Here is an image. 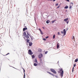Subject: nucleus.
Returning a JSON list of instances; mask_svg holds the SVG:
<instances>
[{"instance_id": "f257e3e1", "label": "nucleus", "mask_w": 78, "mask_h": 78, "mask_svg": "<svg viewBox=\"0 0 78 78\" xmlns=\"http://www.w3.org/2000/svg\"><path fill=\"white\" fill-rule=\"evenodd\" d=\"M58 73L60 74L59 75L62 78L63 76V75L64 74V70H63V69L62 68H61L60 69V71L58 72Z\"/></svg>"}, {"instance_id": "c9c22d12", "label": "nucleus", "mask_w": 78, "mask_h": 78, "mask_svg": "<svg viewBox=\"0 0 78 78\" xmlns=\"http://www.w3.org/2000/svg\"><path fill=\"white\" fill-rule=\"evenodd\" d=\"M43 41H46V39L45 38H43Z\"/></svg>"}, {"instance_id": "7ed1b4c3", "label": "nucleus", "mask_w": 78, "mask_h": 78, "mask_svg": "<svg viewBox=\"0 0 78 78\" xmlns=\"http://www.w3.org/2000/svg\"><path fill=\"white\" fill-rule=\"evenodd\" d=\"M50 71L53 73H54V74H56V71L53 68L50 69Z\"/></svg>"}, {"instance_id": "6e6552de", "label": "nucleus", "mask_w": 78, "mask_h": 78, "mask_svg": "<svg viewBox=\"0 0 78 78\" xmlns=\"http://www.w3.org/2000/svg\"><path fill=\"white\" fill-rule=\"evenodd\" d=\"M28 44H29L30 47H31L33 45V43L32 42H29Z\"/></svg>"}, {"instance_id": "a18cd8bd", "label": "nucleus", "mask_w": 78, "mask_h": 78, "mask_svg": "<svg viewBox=\"0 0 78 78\" xmlns=\"http://www.w3.org/2000/svg\"><path fill=\"white\" fill-rule=\"evenodd\" d=\"M34 20H35V22H36V18H35V17H34Z\"/></svg>"}, {"instance_id": "e433bc0d", "label": "nucleus", "mask_w": 78, "mask_h": 78, "mask_svg": "<svg viewBox=\"0 0 78 78\" xmlns=\"http://www.w3.org/2000/svg\"><path fill=\"white\" fill-rule=\"evenodd\" d=\"M57 34L58 35H59L60 34V33L59 32H58Z\"/></svg>"}, {"instance_id": "bf43d9fd", "label": "nucleus", "mask_w": 78, "mask_h": 78, "mask_svg": "<svg viewBox=\"0 0 78 78\" xmlns=\"http://www.w3.org/2000/svg\"><path fill=\"white\" fill-rule=\"evenodd\" d=\"M58 62H59V61L58 62Z\"/></svg>"}, {"instance_id": "680f3d73", "label": "nucleus", "mask_w": 78, "mask_h": 78, "mask_svg": "<svg viewBox=\"0 0 78 78\" xmlns=\"http://www.w3.org/2000/svg\"><path fill=\"white\" fill-rule=\"evenodd\" d=\"M20 65H21V62H20Z\"/></svg>"}, {"instance_id": "dca6fc26", "label": "nucleus", "mask_w": 78, "mask_h": 78, "mask_svg": "<svg viewBox=\"0 0 78 78\" xmlns=\"http://www.w3.org/2000/svg\"><path fill=\"white\" fill-rule=\"evenodd\" d=\"M69 8V7L68 6V5H66L64 9H67V8Z\"/></svg>"}, {"instance_id": "37998d69", "label": "nucleus", "mask_w": 78, "mask_h": 78, "mask_svg": "<svg viewBox=\"0 0 78 78\" xmlns=\"http://www.w3.org/2000/svg\"><path fill=\"white\" fill-rule=\"evenodd\" d=\"M60 7V5H59L57 7V8H59Z\"/></svg>"}, {"instance_id": "09e8293b", "label": "nucleus", "mask_w": 78, "mask_h": 78, "mask_svg": "<svg viewBox=\"0 0 78 78\" xmlns=\"http://www.w3.org/2000/svg\"><path fill=\"white\" fill-rule=\"evenodd\" d=\"M53 2H55L56 1V0H53Z\"/></svg>"}, {"instance_id": "2f4dec72", "label": "nucleus", "mask_w": 78, "mask_h": 78, "mask_svg": "<svg viewBox=\"0 0 78 78\" xmlns=\"http://www.w3.org/2000/svg\"><path fill=\"white\" fill-rule=\"evenodd\" d=\"M71 8H72V6L71 5H70L69 7V9H71Z\"/></svg>"}, {"instance_id": "4c0bfd02", "label": "nucleus", "mask_w": 78, "mask_h": 78, "mask_svg": "<svg viewBox=\"0 0 78 78\" xmlns=\"http://www.w3.org/2000/svg\"><path fill=\"white\" fill-rule=\"evenodd\" d=\"M8 55H9V53H8L5 56H7Z\"/></svg>"}, {"instance_id": "79ce46f5", "label": "nucleus", "mask_w": 78, "mask_h": 78, "mask_svg": "<svg viewBox=\"0 0 78 78\" xmlns=\"http://www.w3.org/2000/svg\"><path fill=\"white\" fill-rule=\"evenodd\" d=\"M39 31H40V32L41 31H42L41 30V29H40V28L39 29Z\"/></svg>"}, {"instance_id": "4be33fe9", "label": "nucleus", "mask_w": 78, "mask_h": 78, "mask_svg": "<svg viewBox=\"0 0 78 78\" xmlns=\"http://www.w3.org/2000/svg\"><path fill=\"white\" fill-rule=\"evenodd\" d=\"M56 21V20H52L51 22V23H54Z\"/></svg>"}, {"instance_id": "b1692460", "label": "nucleus", "mask_w": 78, "mask_h": 78, "mask_svg": "<svg viewBox=\"0 0 78 78\" xmlns=\"http://www.w3.org/2000/svg\"><path fill=\"white\" fill-rule=\"evenodd\" d=\"M42 49H38V51H41Z\"/></svg>"}, {"instance_id": "0e129e2a", "label": "nucleus", "mask_w": 78, "mask_h": 78, "mask_svg": "<svg viewBox=\"0 0 78 78\" xmlns=\"http://www.w3.org/2000/svg\"><path fill=\"white\" fill-rule=\"evenodd\" d=\"M46 18H47V17H46Z\"/></svg>"}, {"instance_id": "cd10ccee", "label": "nucleus", "mask_w": 78, "mask_h": 78, "mask_svg": "<svg viewBox=\"0 0 78 78\" xmlns=\"http://www.w3.org/2000/svg\"><path fill=\"white\" fill-rule=\"evenodd\" d=\"M74 70V67L73 66V69H72V72H73V70Z\"/></svg>"}, {"instance_id": "5701e85b", "label": "nucleus", "mask_w": 78, "mask_h": 78, "mask_svg": "<svg viewBox=\"0 0 78 78\" xmlns=\"http://www.w3.org/2000/svg\"><path fill=\"white\" fill-rule=\"evenodd\" d=\"M32 59H34V58H35V56H34V55H32Z\"/></svg>"}, {"instance_id": "1a4fd4ad", "label": "nucleus", "mask_w": 78, "mask_h": 78, "mask_svg": "<svg viewBox=\"0 0 78 78\" xmlns=\"http://www.w3.org/2000/svg\"><path fill=\"white\" fill-rule=\"evenodd\" d=\"M40 63H39L40 64H42V62H43V61H42V59L41 58L40 59Z\"/></svg>"}, {"instance_id": "393cba45", "label": "nucleus", "mask_w": 78, "mask_h": 78, "mask_svg": "<svg viewBox=\"0 0 78 78\" xmlns=\"http://www.w3.org/2000/svg\"><path fill=\"white\" fill-rule=\"evenodd\" d=\"M72 5V6L73 5V2L70 3V5Z\"/></svg>"}, {"instance_id": "423d86ee", "label": "nucleus", "mask_w": 78, "mask_h": 78, "mask_svg": "<svg viewBox=\"0 0 78 78\" xmlns=\"http://www.w3.org/2000/svg\"><path fill=\"white\" fill-rule=\"evenodd\" d=\"M47 73H49L50 75H51L52 76H53L54 77V76H55L53 74H52V73H51L49 72H47Z\"/></svg>"}, {"instance_id": "f3484780", "label": "nucleus", "mask_w": 78, "mask_h": 78, "mask_svg": "<svg viewBox=\"0 0 78 78\" xmlns=\"http://www.w3.org/2000/svg\"><path fill=\"white\" fill-rule=\"evenodd\" d=\"M34 66H38V65L37 63H34Z\"/></svg>"}, {"instance_id": "0eeeda50", "label": "nucleus", "mask_w": 78, "mask_h": 78, "mask_svg": "<svg viewBox=\"0 0 78 78\" xmlns=\"http://www.w3.org/2000/svg\"><path fill=\"white\" fill-rule=\"evenodd\" d=\"M30 35H26L25 36V37H26V38H27V39H30Z\"/></svg>"}, {"instance_id": "6e6d98bb", "label": "nucleus", "mask_w": 78, "mask_h": 78, "mask_svg": "<svg viewBox=\"0 0 78 78\" xmlns=\"http://www.w3.org/2000/svg\"><path fill=\"white\" fill-rule=\"evenodd\" d=\"M31 39V40H33V39L32 38V39Z\"/></svg>"}, {"instance_id": "8fccbe9b", "label": "nucleus", "mask_w": 78, "mask_h": 78, "mask_svg": "<svg viewBox=\"0 0 78 78\" xmlns=\"http://www.w3.org/2000/svg\"><path fill=\"white\" fill-rule=\"evenodd\" d=\"M30 38L31 39H32V37H31V36L30 35Z\"/></svg>"}, {"instance_id": "bb28decb", "label": "nucleus", "mask_w": 78, "mask_h": 78, "mask_svg": "<svg viewBox=\"0 0 78 78\" xmlns=\"http://www.w3.org/2000/svg\"><path fill=\"white\" fill-rule=\"evenodd\" d=\"M47 53H48V51H45L44 54H45L46 55V54H47Z\"/></svg>"}, {"instance_id": "2eb2a0df", "label": "nucleus", "mask_w": 78, "mask_h": 78, "mask_svg": "<svg viewBox=\"0 0 78 78\" xmlns=\"http://www.w3.org/2000/svg\"><path fill=\"white\" fill-rule=\"evenodd\" d=\"M26 41H27V43H29V42H30V39H28L27 38V39L26 40Z\"/></svg>"}, {"instance_id": "603ef678", "label": "nucleus", "mask_w": 78, "mask_h": 78, "mask_svg": "<svg viewBox=\"0 0 78 78\" xmlns=\"http://www.w3.org/2000/svg\"><path fill=\"white\" fill-rule=\"evenodd\" d=\"M66 12H67V10H66Z\"/></svg>"}, {"instance_id": "20e7f679", "label": "nucleus", "mask_w": 78, "mask_h": 78, "mask_svg": "<svg viewBox=\"0 0 78 78\" xmlns=\"http://www.w3.org/2000/svg\"><path fill=\"white\" fill-rule=\"evenodd\" d=\"M28 54H29V55H33V52H32L31 49H29L28 51Z\"/></svg>"}, {"instance_id": "6ab92c4d", "label": "nucleus", "mask_w": 78, "mask_h": 78, "mask_svg": "<svg viewBox=\"0 0 78 78\" xmlns=\"http://www.w3.org/2000/svg\"><path fill=\"white\" fill-rule=\"evenodd\" d=\"M26 33H27V35L30 36V34H29V33H28V31H26Z\"/></svg>"}, {"instance_id": "9b49d317", "label": "nucleus", "mask_w": 78, "mask_h": 78, "mask_svg": "<svg viewBox=\"0 0 78 78\" xmlns=\"http://www.w3.org/2000/svg\"><path fill=\"white\" fill-rule=\"evenodd\" d=\"M68 20H69V18H67L66 19H64V21H65V22H66L67 21H68Z\"/></svg>"}, {"instance_id": "864d4df0", "label": "nucleus", "mask_w": 78, "mask_h": 78, "mask_svg": "<svg viewBox=\"0 0 78 78\" xmlns=\"http://www.w3.org/2000/svg\"><path fill=\"white\" fill-rule=\"evenodd\" d=\"M45 16H46V17H47V15H46Z\"/></svg>"}, {"instance_id": "a211bd4d", "label": "nucleus", "mask_w": 78, "mask_h": 78, "mask_svg": "<svg viewBox=\"0 0 78 78\" xmlns=\"http://www.w3.org/2000/svg\"><path fill=\"white\" fill-rule=\"evenodd\" d=\"M59 43H57V48H59Z\"/></svg>"}, {"instance_id": "58836bf2", "label": "nucleus", "mask_w": 78, "mask_h": 78, "mask_svg": "<svg viewBox=\"0 0 78 78\" xmlns=\"http://www.w3.org/2000/svg\"><path fill=\"white\" fill-rule=\"evenodd\" d=\"M23 73H25V69H24L23 70Z\"/></svg>"}, {"instance_id": "ddd939ff", "label": "nucleus", "mask_w": 78, "mask_h": 78, "mask_svg": "<svg viewBox=\"0 0 78 78\" xmlns=\"http://www.w3.org/2000/svg\"><path fill=\"white\" fill-rule=\"evenodd\" d=\"M34 62H35L36 63H38L37 62V60L36 58H35Z\"/></svg>"}, {"instance_id": "412c9836", "label": "nucleus", "mask_w": 78, "mask_h": 78, "mask_svg": "<svg viewBox=\"0 0 78 78\" xmlns=\"http://www.w3.org/2000/svg\"><path fill=\"white\" fill-rule=\"evenodd\" d=\"M27 35V33H26V32L24 31V36H25Z\"/></svg>"}, {"instance_id": "473e14b6", "label": "nucleus", "mask_w": 78, "mask_h": 78, "mask_svg": "<svg viewBox=\"0 0 78 78\" xmlns=\"http://www.w3.org/2000/svg\"><path fill=\"white\" fill-rule=\"evenodd\" d=\"M48 37H49V36H48L45 37V38L46 39H48Z\"/></svg>"}, {"instance_id": "de8ad7c7", "label": "nucleus", "mask_w": 78, "mask_h": 78, "mask_svg": "<svg viewBox=\"0 0 78 78\" xmlns=\"http://www.w3.org/2000/svg\"><path fill=\"white\" fill-rule=\"evenodd\" d=\"M67 30H68V28H66V31H67Z\"/></svg>"}, {"instance_id": "c03bdc74", "label": "nucleus", "mask_w": 78, "mask_h": 78, "mask_svg": "<svg viewBox=\"0 0 78 78\" xmlns=\"http://www.w3.org/2000/svg\"><path fill=\"white\" fill-rule=\"evenodd\" d=\"M66 1L68 2H70V0H66Z\"/></svg>"}, {"instance_id": "39448f33", "label": "nucleus", "mask_w": 78, "mask_h": 78, "mask_svg": "<svg viewBox=\"0 0 78 78\" xmlns=\"http://www.w3.org/2000/svg\"><path fill=\"white\" fill-rule=\"evenodd\" d=\"M38 56L39 59H41L42 57H43V54L42 53H41L38 55Z\"/></svg>"}, {"instance_id": "aec40b11", "label": "nucleus", "mask_w": 78, "mask_h": 78, "mask_svg": "<svg viewBox=\"0 0 78 78\" xmlns=\"http://www.w3.org/2000/svg\"><path fill=\"white\" fill-rule=\"evenodd\" d=\"M40 33L41 34V35H43V34H44V33H43L42 32V31H40Z\"/></svg>"}, {"instance_id": "7c9ffc66", "label": "nucleus", "mask_w": 78, "mask_h": 78, "mask_svg": "<svg viewBox=\"0 0 78 78\" xmlns=\"http://www.w3.org/2000/svg\"><path fill=\"white\" fill-rule=\"evenodd\" d=\"M66 22V23L67 24H68V23H69V21L68 20Z\"/></svg>"}, {"instance_id": "c756f323", "label": "nucleus", "mask_w": 78, "mask_h": 78, "mask_svg": "<svg viewBox=\"0 0 78 78\" xmlns=\"http://www.w3.org/2000/svg\"><path fill=\"white\" fill-rule=\"evenodd\" d=\"M24 78H25V73H24Z\"/></svg>"}, {"instance_id": "e2e57ef3", "label": "nucleus", "mask_w": 78, "mask_h": 78, "mask_svg": "<svg viewBox=\"0 0 78 78\" xmlns=\"http://www.w3.org/2000/svg\"><path fill=\"white\" fill-rule=\"evenodd\" d=\"M24 26H25V24H24Z\"/></svg>"}, {"instance_id": "5fc2aeb1", "label": "nucleus", "mask_w": 78, "mask_h": 78, "mask_svg": "<svg viewBox=\"0 0 78 78\" xmlns=\"http://www.w3.org/2000/svg\"><path fill=\"white\" fill-rule=\"evenodd\" d=\"M27 45H28V44H27Z\"/></svg>"}, {"instance_id": "3c124183", "label": "nucleus", "mask_w": 78, "mask_h": 78, "mask_svg": "<svg viewBox=\"0 0 78 78\" xmlns=\"http://www.w3.org/2000/svg\"><path fill=\"white\" fill-rule=\"evenodd\" d=\"M24 27H24V28H27V26H24Z\"/></svg>"}, {"instance_id": "13d9d810", "label": "nucleus", "mask_w": 78, "mask_h": 78, "mask_svg": "<svg viewBox=\"0 0 78 78\" xmlns=\"http://www.w3.org/2000/svg\"><path fill=\"white\" fill-rule=\"evenodd\" d=\"M50 1H52L53 0H50Z\"/></svg>"}, {"instance_id": "f8f14e48", "label": "nucleus", "mask_w": 78, "mask_h": 78, "mask_svg": "<svg viewBox=\"0 0 78 78\" xmlns=\"http://www.w3.org/2000/svg\"><path fill=\"white\" fill-rule=\"evenodd\" d=\"M49 22H50V20H48L46 21V23L47 24H48V23H49Z\"/></svg>"}, {"instance_id": "4d7b16f0", "label": "nucleus", "mask_w": 78, "mask_h": 78, "mask_svg": "<svg viewBox=\"0 0 78 78\" xmlns=\"http://www.w3.org/2000/svg\"><path fill=\"white\" fill-rule=\"evenodd\" d=\"M22 69H23V70L24 69L23 68H22Z\"/></svg>"}, {"instance_id": "ea45409f", "label": "nucleus", "mask_w": 78, "mask_h": 78, "mask_svg": "<svg viewBox=\"0 0 78 78\" xmlns=\"http://www.w3.org/2000/svg\"><path fill=\"white\" fill-rule=\"evenodd\" d=\"M58 5H59L58 3H57L55 4V6H58Z\"/></svg>"}, {"instance_id": "a19ab883", "label": "nucleus", "mask_w": 78, "mask_h": 78, "mask_svg": "<svg viewBox=\"0 0 78 78\" xmlns=\"http://www.w3.org/2000/svg\"><path fill=\"white\" fill-rule=\"evenodd\" d=\"M56 78H58V76L56 75L55 76Z\"/></svg>"}, {"instance_id": "a878e982", "label": "nucleus", "mask_w": 78, "mask_h": 78, "mask_svg": "<svg viewBox=\"0 0 78 78\" xmlns=\"http://www.w3.org/2000/svg\"><path fill=\"white\" fill-rule=\"evenodd\" d=\"M53 39H55V35L54 34L53 35Z\"/></svg>"}, {"instance_id": "c85d7f7f", "label": "nucleus", "mask_w": 78, "mask_h": 78, "mask_svg": "<svg viewBox=\"0 0 78 78\" xmlns=\"http://www.w3.org/2000/svg\"><path fill=\"white\" fill-rule=\"evenodd\" d=\"M74 66H73V67H75L76 66V63H75L73 65Z\"/></svg>"}, {"instance_id": "49530a36", "label": "nucleus", "mask_w": 78, "mask_h": 78, "mask_svg": "<svg viewBox=\"0 0 78 78\" xmlns=\"http://www.w3.org/2000/svg\"><path fill=\"white\" fill-rule=\"evenodd\" d=\"M42 28H43V29L44 30L45 29V27H43Z\"/></svg>"}, {"instance_id": "f03ea898", "label": "nucleus", "mask_w": 78, "mask_h": 78, "mask_svg": "<svg viewBox=\"0 0 78 78\" xmlns=\"http://www.w3.org/2000/svg\"><path fill=\"white\" fill-rule=\"evenodd\" d=\"M61 33L62 34H63V36H64L66 34V29H64L63 31H61Z\"/></svg>"}, {"instance_id": "4468645a", "label": "nucleus", "mask_w": 78, "mask_h": 78, "mask_svg": "<svg viewBox=\"0 0 78 78\" xmlns=\"http://www.w3.org/2000/svg\"><path fill=\"white\" fill-rule=\"evenodd\" d=\"M78 61V58L76 59L74 61V62H77Z\"/></svg>"}, {"instance_id": "72a5a7b5", "label": "nucleus", "mask_w": 78, "mask_h": 78, "mask_svg": "<svg viewBox=\"0 0 78 78\" xmlns=\"http://www.w3.org/2000/svg\"><path fill=\"white\" fill-rule=\"evenodd\" d=\"M13 68H14V69H16L17 70H19L18 69H17L16 68H15L14 67H12Z\"/></svg>"}, {"instance_id": "9d476101", "label": "nucleus", "mask_w": 78, "mask_h": 78, "mask_svg": "<svg viewBox=\"0 0 78 78\" xmlns=\"http://www.w3.org/2000/svg\"><path fill=\"white\" fill-rule=\"evenodd\" d=\"M28 30V28H27V27H26V28H23V31H25V30Z\"/></svg>"}, {"instance_id": "052dcab7", "label": "nucleus", "mask_w": 78, "mask_h": 78, "mask_svg": "<svg viewBox=\"0 0 78 78\" xmlns=\"http://www.w3.org/2000/svg\"><path fill=\"white\" fill-rule=\"evenodd\" d=\"M48 1H50V0H47Z\"/></svg>"}, {"instance_id": "f704fd0d", "label": "nucleus", "mask_w": 78, "mask_h": 78, "mask_svg": "<svg viewBox=\"0 0 78 78\" xmlns=\"http://www.w3.org/2000/svg\"><path fill=\"white\" fill-rule=\"evenodd\" d=\"M72 37L73 38V39H75V37L74 36H73Z\"/></svg>"}]
</instances>
